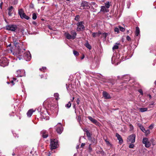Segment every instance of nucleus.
<instances>
[{"mask_svg":"<svg viewBox=\"0 0 156 156\" xmlns=\"http://www.w3.org/2000/svg\"><path fill=\"white\" fill-rule=\"evenodd\" d=\"M25 49L23 48H17L15 50V52L13 53L14 55H19L20 56H22L23 57L26 61H30L31 59L30 54L29 52H25Z\"/></svg>","mask_w":156,"mask_h":156,"instance_id":"nucleus-1","label":"nucleus"},{"mask_svg":"<svg viewBox=\"0 0 156 156\" xmlns=\"http://www.w3.org/2000/svg\"><path fill=\"white\" fill-rule=\"evenodd\" d=\"M58 141L56 139H51V150H52L57 147Z\"/></svg>","mask_w":156,"mask_h":156,"instance_id":"nucleus-2","label":"nucleus"},{"mask_svg":"<svg viewBox=\"0 0 156 156\" xmlns=\"http://www.w3.org/2000/svg\"><path fill=\"white\" fill-rule=\"evenodd\" d=\"M83 21H80V22H78L76 24V25L77 26L76 29V30L77 31H82L84 30L85 27L83 24Z\"/></svg>","mask_w":156,"mask_h":156,"instance_id":"nucleus-3","label":"nucleus"},{"mask_svg":"<svg viewBox=\"0 0 156 156\" xmlns=\"http://www.w3.org/2000/svg\"><path fill=\"white\" fill-rule=\"evenodd\" d=\"M56 131L57 133L59 134L62 133L63 130V128L61 124L60 123H58L56 126Z\"/></svg>","mask_w":156,"mask_h":156,"instance_id":"nucleus-4","label":"nucleus"},{"mask_svg":"<svg viewBox=\"0 0 156 156\" xmlns=\"http://www.w3.org/2000/svg\"><path fill=\"white\" fill-rule=\"evenodd\" d=\"M88 3L86 1H83L82 2L80 6L81 9H88L90 8V6Z\"/></svg>","mask_w":156,"mask_h":156,"instance_id":"nucleus-5","label":"nucleus"},{"mask_svg":"<svg viewBox=\"0 0 156 156\" xmlns=\"http://www.w3.org/2000/svg\"><path fill=\"white\" fill-rule=\"evenodd\" d=\"M6 30L12 31H15L17 28V26L14 25H10L6 26Z\"/></svg>","mask_w":156,"mask_h":156,"instance_id":"nucleus-6","label":"nucleus"},{"mask_svg":"<svg viewBox=\"0 0 156 156\" xmlns=\"http://www.w3.org/2000/svg\"><path fill=\"white\" fill-rule=\"evenodd\" d=\"M8 64L9 62L7 59L5 58H4L0 62V65L3 67L8 66Z\"/></svg>","mask_w":156,"mask_h":156,"instance_id":"nucleus-7","label":"nucleus"},{"mask_svg":"<svg viewBox=\"0 0 156 156\" xmlns=\"http://www.w3.org/2000/svg\"><path fill=\"white\" fill-rule=\"evenodd\" d=\"M25 72L24 70H18L17 71L16 75L17 77H22L25 75Z\"/></svg>","mask_w":156,"mask_h":156,"instance_id":"nucleus-8","label":"nucleus"},{"mask_svg":"<svg viewBox=\"0 0 156 156\" xmlns=\"http://www.w3.org/2000/svg\"><path fill=\"white\" fill-rule=\"evenodd\" d=\"M136 136L135 135L133 134L130 135L128 138V142L133 143L135 142Z\"/></svg>","mask_w":156,"mask_h":156,"instance_id":"nucleus-9","label":"nucleus"},{"mask_svg":"<svg viewBox=\"0 0 156 156\" xmlns=\"http://www.w3.org/2000/svg\"><path fill=\"white\" fill-rule=\"evenodd\" d=\"M117 57H118L117 58H115V56H113L112 58V64H114L113 62V61L114 60V63L116 65H117L120 62V60L119 59V55H116Z\"/></svg>","mask_w":156,"mask_h":156,"instance_id":"nucleus-10","label":"nucleus"},{"mask_svg":"<svg viewBox=\"0 0 156 156\" xmlns=\"http://www.w3.org/2000/svg\"><path fill=\"white\" fill-rule=\"evenodd\" d=\"M8 14L9 16H11L14 10V9L12 6H9L8 9Z\"/></svg>","mask_w":156,"mask_h":156,"instance_id":"nucleus-11","label":"nucleus"},{"mask_svg":"<svg viewBox=\"0 0 156 156\" xmlns=\"http://www.w3.org/2000/svg\"><path fill=\"white\" fill-rule=\"evenodd\" d=\"M88 118L93 123L98 125V121L95 119H93L91 116H88Z\"/></svg>","mask_w":156,"mask_h":156,"instance_id":"nucleus-12","label":"nucleus"},{"mask_svg":"<svg viewBox=\"0 0 156 156\" xmlns=\"http://www.w3.org/2000/svg\"><path fill=\"white\" fill-rule=\"evenodd\" d=\"M100 11L105 13L108 12L109 10L105 6H102L101 7Z\"/></svg>","mask_w":156,"mask_h":156,"instance_id":"nucleus-13","label":"nucleus"},{"mask_svg":"<svg viewBox=\"0 0 156 156\" xmlns=\"http://www.w3.org/2000/svg\"><path fill=\"white\" fill-rule=\"evenodd\" d=\"M103 95L105 99H110L111 98L110 95L105 91H103Z\"/></svg>","mask_w":156,"mask_h":156,"instance_id":"nucleus-14","label":"nucleus"},{"mask_svg":"<svg viewBox=\"0 0 156 156\" xmlns=\"http://www.w3.org/2000/svg\"><path fill=\"white\" fill-rule=\"evenodd\" d=\"M41 134L44 138H46L48 136V134L46 131L45 130L42 131L41 132Z\"/></svg>","mask_w":156,"mask_h":156,"instance_id":"nucleus-15","label":"nucleus"},{"mask_svg":"<svg viewBox=\"0 0 156 156\" xmlns=\"http://www.w3.org/2000/svg\"><path fill=\"white\" fill-rule=\"evenodd\" d=\"M116 136L117 137L118 139L119 140V143L120 144L122 143L123 141L121 136L118 133H116Z\"/></svg>","mask_w":156,"mask_h":156,"instance_id":"nucleus-16","label":"nucleus"},{"mask_svg":"<svg viewBox=\"0 0 156 156\" xmlns=\"http://www.w3.org/2000/svg\"><path fill=\"white\" fill-rule=\"evenodd\" d=\"M34 112V111L32 109L29 110L27 113V116L28 117H30Z\"/></svg>","mask_w":156,"mask_h":156,"instance_id":"nucleus-17","label":"nucleus"},{"mask_svg":"<svg viewBox=\"0 0 156 156\" xmlns=\"http://www.w3.org/2000/svg\"><path fill=\"white\" fill-rule=\"evenodd\" d=\"M101 34V33L100 32H98L93 33L92 35L93 37H99Z\"/></svg>","mask_w":156,"mask_h":156,"instance_id":"nucleus-18","label":"nucleus"},{"mask_svg":"<svg viewBox=\"0 0 156 156\" xmlns=\"http://www.w3.org/2000/svg\"><path fill=\"white\" fill-rule=\"evenodd\" d=\"M71 34L73 37V39H75L76 36V33L74 30H72L71 32Z\"/></svg>","mask_w":156,"mask_h":156,"instance_id":"nucleus-19","label":"nucleus"},{"mask_svg":"<svg viewBox=\"0 0 156 156\" xmlns=\"http://www.w3.org/2000/svg\"><path fill=\"white\" fill-rule=\"evenodd\" d=\"M102 37H103L104 41L106 40V38L107 36L109 34V33H104L102 34Z\"/></svg>","mask_w":156,"mask_h":156,"instance_id":"nucleus-20","label":"nucleus"},{"mask_svg":"<svg viewBox=\"0 0 156 156\" xmlns=\"http://www.w3.org/2000/svg\"><path fill=\"white\" fill-rule=\"evenodd\" d=\"M65 35L66 37L68 39H73V37L69 34L68 33H65Z\"/></svg>","mask_w":156,"mask_h":156,"instance_id":"nucleus-21","label":"nucleus"},{"mask_svg":"<svg viewBox=\"0 0 156 156\" xmlns=\"http://www.w3.org/2000/svg\"><path fill=\"white\" fill-rule=\"evenodd\" d=\"M140 30L138 27H136L135 35L136 36H138L140 34Z\"/></svg>","mask_w":156,"mask_h":156,"instance_id":"nucleus-22","label":"nucleus"},{"mask_svg":"<svg viewBox=\"0 0 156 156\" xmlns=\"http://www.w3.org/2000/svg\"><path fill=\"white\" fill-rule=\"evenodd\" d=\"M20 17L21 19H25L27 20H28L30 19L29 17L27 16L24 13L21 16V17Z\"/></svg>","mask_w":156,"mask_h":156,"instance_id":"nucleus-23","label":"nucleus"},{"mask_svg":"<svg viewBox=\"0 0 156 156\" xmlns=\"http://www.w3.org/2000/svg\"><path fill=\"white\" fill-rule=\"evenodd\" d=\"M86 135L87 137H88V139L89 140H90L91 139V134L89 132L86 130Z\"/></svg>","mask_w":156,"mask_h":156,"instance_id":"nucleus-24","label":"nucleus"},{"mask_svg":"<svg viewBox=\"0 0 156 156\" xmlns=\"http://www.w3.org/2000/svg\"><path fill=\"white\" fill-rule=\"evenodd\" d=\"M139 109L140 112H143L147 111V108H140Z\"/></svg>","mask_w":156,"mask_h":156,"instance_id":"nucleus-25","label":"nucleus"},{"mask_svg":"<svg viewBox=\"0 0 156 156\" xmlns=\"http://www.w3.org/2000/svg\"><path fill=\"white\" fill-rule=\"evenodd\" d=\"M18 13L20 17H21V16L24 13L23 10L22 9H21L19 10Z\"/></svg>","mask_w":156,"mask_h":156,"instance_id":"nucleus-26","label":"nucleus"},{"mask_svg":"<svg viewBox=\"0 0 156 156\" xmlns=\"http://www.w3.org/2000/svg\"><path fill=\"white\" fill-rule=\"evenodd\" d=\"M119 45V43H116L115 44L113 47L112 49L114 50V49H116L118 48Z\"/></svg>","mask_w":156,"mask_h":156,"instance_id":"nucleus-27","label":"nucleus"},{"mask_svg":"<svg viewBox=\"0 0 156 156\" xmlns=\"http://www.w3.org/2000/svg\"><path fill=\"white\" fill-rule=\"evenodd\" d=\"M144 144H145V147H148L151 146V144L148 141Z\"/></svg>","mask_w":156,"mask_h":156,"instance_id":"nucleus-28","label":"nucleus"},{"mask_svg":"<svg viewBox=\"0 0 156 156\" xmlns=\"http://www.w3.org/2000/svg\"><path fill=\"white\" fill-rule=\"evenodd\" d=\"M85 45L86 47L88 48L89 49H90L91 48V46L88 43H87L85 44Z\"/></svg>","mask_w":156,"mask_h":156,"instance_id":"nucleus-29","label":"nucleus"},{"mask_svg":"<svg viewBox=\"0 0 156 156\" xmlns=\"http://www.w3.org/2000/svg\"><path fill=\"white\" fill-rule=\"evenodd\" d=\"M105 6L106 7L107 9H108L110 7V4L109 2H107L105 4Z\"/></svg>","mask_w":156,"mask_h":156,"instance_id":"nucleus-30","label":"nucleus"},{"mask_svg":"<svg viewBox=\"0 0 156 156\" xmlns=\"http://www.w3.org/2000/svg\"><path fill=\"white\" fill-rule=\"evenodd\" d=\"M37 16L36 14L35 13H33L32 14V19L34 20H35L37 19Z\"/></svg>","mask_w":156,"mask_h":156,"instance_id":"nucleus-31","label":"nucleus"},{"mask_svg":"<svg viewBox=\"0 0 156 156\" xmlns=\"http://www.w3.org/2000/svg\"><path fill=\"white\" fill-rule=\"evenodd\" d=\"M71 103L70 101H69L68 104L66 105L65 106L66 108H69L71 107Z\"/></svg>","mask_w":156,"mask_h":156,"instance_id":"nucleus-32","label":"nucleus"},{"mask_svg":"<svg viewBox=\"0 0 156 156\" xmlns=\"http://www.w3.org/2000/svg\"><path fill=\"white\" fill-rule=\"evenodd\" d=\"M148 141V139L147 138H144L143 140V143L144 144L146 143Z\"/></svg>","mask_w":156,"mask_h":156,"instance_id":"nucleus-33","label":"nucleus"},{"mask_svg":"<svg viewBox=\"0 0 156 156\" xmlns=\"http://www.w3.org/2000/svg\"><path fill=\"white\" fill-rule=\"evenodd\" d=\"M54 96L56 98V99L57 100L59 99V94L58 93H56L54 94Z\"/></svg>","mask_w":156,"mask_h":156,"instance_id":"nucleus-34","label":"nucleus"},{"mask_svg":"<svg viewBox=\"0 0 156 156\" xmlns=\"http://www.w3.org/2000/svg\"><path fill=\"white\" fill-rule=\"evenodd\" d=\"M114 31L115 32H116L117 34L119 33V29L117 27H115L114 29Z\"/></svg>","mask_w":156,"mask_h":156,"instance_id":"nucleus-35","label":"nucleus"},{"mask_svg":"<svg viewBox=\"0 0 156 156\" xmlns=\"http://www.w3.org/2000/svg\"><path fill=\"white\" fill-rule=\"evenodd\" d=\"M119 27L120 30L122 32H124L125 30V29L124 28H123L121 26H119Z\"/></svg>","mask_w":156,"mask_h":156,"instance_id":"nucleus-36","label":"nucleus"},{"mask_svg":"<svg viewBox=\"0 0 156 156\" xmlns=\"http://www.w3.org/2000/svg\"><path fill=\"white\" fill-rule=\"evenodd\" d=\"M146 135H148L150 133V130L149 129L146 130L144 132Z\"/></svg>","mask_w":156,"mask_h":156,"instance_id":"nucleus-37","label":"nucleus"},{"mask_svg":"<svg viewBox=\"0 0 156 156\" xmlns=\"http://www.w3.org/2000/svg\"><path fill=\"white\" fill-rule=\"evenodd\" d=\"M73 54L76 56H78L79 55V52L76 51H73Z\"/></svg>","mask_w":156,"mask_h":156,"instance_id":"nucleus-38","label":"nucleus"},{"mask_svg":"<svg viewBox=\"0 0 156 156\" xmlns=\"http://www.w3.org/2000/svg\"><path fill=\"white\" fill-rule=\"evenodd\" d=\"M79 15H77V16H76L75 17V20L78 21L79 20Z\"/></svg>","mask_w":156,"mask_h":156,"instance_id":"nucleus-39","label":"nucleus"},{"mask_svg":"<svg viewBox=\"0 0 156 156\" xmlns=\"http://www.w3.org/2000/svg\"><path fill=\"white\" fill-rule=\"evenodd\" d=\"M134 145L133 144H130L129 146V147L130 148H133L134 147Z\"/></svg>","mask_w":156,"mask_h":156,"instance_id":"nucleus-40","label":"nucleus"},{"mask_svg":"<svg viewBox=\"0 0 156 156\" xmlns=\"http://www.w3.org/2000/svg\"><path fill=\"white\" fill-rule=\"evenodd\" d=\"M126 39L128 41H130L131 40L130 37L128 36L126 37Z\"/></svg>","mask_w":156,"mask_h":156,"instance_id":"nucleus-41","label":"nucleus"},{"mask_svg":"<svg viewBox=\"0 0 156 156\" xmlns=\"http://www.w3.org/2000/svg\"><path fill=\"white\" fill-rule=\"evenodd\" d=\"M140 129H141V130H142V131L144 133L145 131L146 130L145 129H144V128L143 127H140Z\"/></svg>","mask_w":156,"mask_h":156,"instance_id":"nucleus-42","label":"nucleus"},{"mask_svg":"<svg viewBox=\"0 0 156 156\" xmlns=\"http://www.w3.org/2000/svg\"><path fill=\"white\" fill-rule=\"evenodd\" d=\"M80 100L79 98H78L77 99L76 102L77 105H79L80 103Z\"/></svg>","mask_w":156,"mask_h":156,"instance_id":"nucleus-43","label":"nucleus"},{"mask_svg":"<svg viewBox=\"0 0 156 156\" xmlns=\"http://www.w3.org/2000/svg\"><path fill=\"white\" fill-rule=\"evenodd\" d=\"M105 141L108 145L110 144L109 142L107 140H105Z\"/></svg>","mask_w":156,"mask_h":156,"instance_id":"nucleus-44","label":"nucleus"},{"mask_svg":"<svg viewBox=\"0 0 156 156\" xmlns=\"http://www.w3.org/2000/svg\"><path fill=\"white\" fill-rule=\"evenodd\" d=\"M90 145H91V144L89 145V150L90 151H91L92 150V148H91V147H90Z\"/></svg>","mask_w":156,"mask_h":156,"instance_id":"nucleus-45","label":"nucleus"},{"mask_svg":"<svg viewBox=\"0 0 156 156\" xmlns=\"http://www.w3.org/2000/svg\"><path fill=\"white\" fill-rule=\"evenodd\" d=\"M46 67H42V69H43V70H44V69H46ZM40 70H41V69H40Z\"/></svg>","mask_w":156,"mask_h":156,"instance_id":"nucleus-46","label":"nucleus"},{"mask_svg":"<svg viewBox=\"0 0 156 156\" xmlns=\"http://www.w3.org/2000/svg\"><path fill=\"white\" fill-rule=\"evenodd\" d=\"M139 92L141 95H143V92L141 90H139Z\"/></svg>","mask_w":156,"mask_h":156,"instance_id":"nucleus-47","label":"nucleus"},{"mask_svg":"<svg viewBox=\"0 0 156 156\" xmlns=\"http://www.w3.org/2000/svg\"><path fill=\"white\" fill-rule=\"evenodd\" d=\"M85 145V143H82L81 144V147H83Z\"/></svg>","mask_w":156,"mask_h":156,"instance_id":"nucleus-48","label":"nucleus"},{"mask_svg":"<svg viewBox=\"0 0 156 156\" xmlns=\"http://www.w3.org/2000/svg\"><path fill=\"white\" fill-rule=\"evenodd\" d=\"M91 4L92 5H95V3L94 2H92Z\"/></svg>","mask_w":156,"mask_h":156,"instance_id":"nucleus-49","label":"nucleus"},{"mask_svg":"<svg viewBox=\"0 0 156 156\" xmlns=\"http://www.w3.org/2000/svg\"><path fill=\"white\" fill-rule=\"evenodd\" d=\"M51 153L50 152H49L48 154V156H51Z\"/></svg>","mask_w":156,"mask_h":156,"instance_id":"nucleus-50","label":"nucleus"},{"mask_svg":"<svg viewBox=\"0 0 156 156\" xmlns=\"http://www.w3.org/2000/svg\"><path fill=\"white\" fill-rule=\"evenodd\" d=\"M34 24H35V25H36V22H34V21H33V22H32Z\"/></svg>","mask_w":156,"mask_h":156,"instance_id":"nucleus-51","label":"nucleus"},{"mask_svg":"<svg viewBox=\"0 0 156 156\" xmlns=\"http://www.w3.org/2000/svg\"><path fill=\"white\" fill-rule=\"evenodd\" d=\"M13 41L14 42V43L16 45V44H17V42L16 43V41H14V39L13 40Z\"/></svg>","mask_w":156,"mask_h":156,"instance_id":"nucleus-52","label":"nucleus"},{"mask_svg":"<svg viewBox=\"0 0 156 156\" xmlns=\"http://www.w3.org/2000/svg\"><path fill=\"white\" fill-rule=\"evenodd\" d=\"M74 97H73L72 99L71 100V101H73L74 100Z\"/></svg>","mask_w":156,"mask_h":156,"instance_id":"nucleus-53","label":"nucleus"},{"mask_svg":"<svg viewBox=\"0 0 156 156\" xmlns=\"http://www.w3.org/2000/svg\"><path fill=\"white\" fill-rule=\"evenodd\" d=\"M148 96L149 97V98H152V97L151 96V95H150V94H149L148 95Z\"/></svg>","mask_w":156,"mask_h":156,"instance_id":"nucleus-54","label":"nucleus"},{"mask_svg":"<svg viewBox=\"0 0 156 156\" xmlns=\"http://www.w3.org/2000/svg\"><path fill=\"white\" fill-rule=\"evenodd\" d=\"M78 118L79 119H80V116H78Z\"/></svg>","mask_w":156,"mask_h":156,"instance_id":"nucleus-55","label":"nucleus"},{"mask_svg":"<svg viewBox=\"0 0 156 156\" xmlns=\"http://www.w3.org/2000/svg\"><path fill=\"white\" fill-rule=\"evenodd\" d=\"M18 59L19 60H20V59H21L20 57H18Z\"/></svg>","mask_w":156,"mask_h":156,"instance_id":"nucleus-56","label":"nucleus"},{"mask_svg":"<svg viewBox=\"0 0 156 156\" xmlns=\"http://www.w3.org/2000/svg\"><path fill=\"white\" fill-rule=\"evenodd\" d=\"M67 1L69 2L70 1V0H66Z\"/></svg>","mask_w":156,"mask_h":156,"instance_id":"nucleus-57","label":"nucleus"},{"mask_svg":"<svg viewBox=\"0 0 156 156\" xmlns=\"http://www.w3.org/2000/svg\"><path fill=\"white\" fill-rule=\"evenodd\" d=\"M12 155H13H13H15L14 153H13L12 154Z\"/></svg>","mask_w":156,"mask_h":156,"instance_id":"nucleus-58","label":"nucleus"},{"mask_svg":"<svg viewBox=\"0 0 156 156\" xmlns=\"http://www.w3.org/2000/svg\"><path fill=\"white\" fill-rule=\"evenodd\" d=\"M127 8H129V6L128 5H127Z\"/></svg>","mask_w":156,"mask_h":156,"instance_id":"nucleus-59","label":"nucleus"},{"mask_svg":"<svg viewBox=\"0 0 156 156\" xmlns=\"http://www.w3.org/2000/svg\"><path fill=\"white\" fill-rule=\"evenodd\" d=\"M13 81H11V83H13Z\"/></svg>","mask_w":156,"mask_h":156,"instance_id":"nucleus-60","label":"nucleus"},{"mask_svg":"<svg viewBox=\"0 0 156 156\" xmlns=\"http://www.w3.org/2000/svg\"><path fill=\"white\" fill-rule=\"evenodd\" d=\"M84 58V57H83L81 59H83Z\"/></svg>","mask_w":156,"mask_h":156,"instance_id":"nucleus-61","label":"nucleus"},{"mask_svg":"<svg viewBox=\"0 0 156 156\" xmlns=\"http://www.w3.org/2000/svg\"><path fill=\"white\" fill-rule=\"evenodd\" d=\"M154 83H155V84L156 85V81H155Z\"/></svg>","mask_w":156,"mask_h":156,"instance_id":"nucleus-62","label":"nucleus"},{"mask_svg":"<svg viewBox=\"0 0 156 156\" xmlns=\"http://www.w3.org/2000/svg\"><path fill=\"white\" fill-rule=\"evenodd\" d=\"M13 80H16V79L15 78H13Z\"/></svg>","mask_w":156,"mask_h":156,"instance_id":"nucleus-63","label":"nucleus"},{"mask_svg":"<svg viewBox=\"0 0 156 156\" xmlns=\"http://www.w3.org/2000/svg\"><path fill=\"white\" fill-rule=\"evenodd\" d=\"M7 83L8 84H9V82H7Z\"/></svg>","mask_w":156,"mask_h":156,"instance_id":"nucleus-64","label":"nucleus"}]
</instances>
